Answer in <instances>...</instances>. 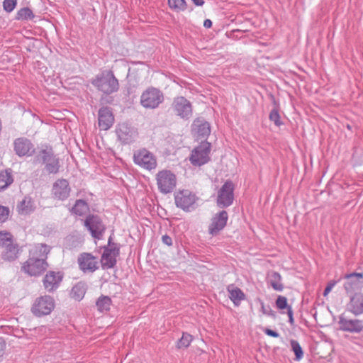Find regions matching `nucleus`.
Wrapping results in <instances>:
<instances>
[{"label":"nucleus","mask_w":363,"mask_h":363,"mask_svg":"<svg viewBox=\"0 0 363 363\" xmlns=\"http://www.w3.org/2000/svg\"><path fill=\"white\" fill-rule=\"evenodd\" d=\"M50 247L45 244L36 245L30 252V257L22 266L23 270L30 276H39L48 267L46 259Z\"/></svg>","instance_id":"f257e3e1"},{"label":"nucleus","mask_w":363,"mask_h":363,"mask_svg":"<svg viewBox=\"0 0 363 363\" xmlns=\"http://www.w3.org/2000/svg\"><path fill=\"white\" fill-rule=\"evenodd\" d=\"M91 84L98 91L106 95L117 91L119 87L118 81L111 70H105L97 74Z\"/></svg>","instance_id":"f03ea898"},{"label":"nucleus","mask_w":363,"mask_h":363,"mask_svg":"<svg viewBox=\"0 0 363 363\" xmlns=\"http://www.w3.org/2000/svg\"><path fill=\"white\" fill-rule=\"evenodd\" d=\"M155 179L158 190L164 194L171 193L177 185V177L170 170L159 171L155 175Z\"/></svg>","instance_id":"7ed1b4c3"},{"label":"nucleus","mask_w":363,"mask_h":363,"mask_svg":"<svg viewBox=\"0 0 363 363\" xmlns=\"http://www.w3.org/2000/svg\"><path fill=\"white\" fill-rule=\"evenodd\" d=\"M210 151L211 144L206 141L202 142L191 151L189 157L191 163L194 166H201L207 163L210 160Z\"/></svg>","instance_id":"20e7f679"},{"label":"nucleus","mask_w":363,"mask_h":363,"mask_svg":"<svg viewBox=\"0 0 363 363\" xmlns=\"http://www.w3.org/2000/svg\"><path fill=\"white\" fill-rule=\"evenodd\" d=\"M164 99L162 93L156 88H148L140 96V104L146 108H157Z\"/></svg>","instance_id":"39448f33"},{"label":"nucleus","mask_w":363,"mask_h":363,"mask_svg":"<svg viewBox=\"0 0 363 363\" xmlns=\"http://www.w3.org/2000/svg\"><path fill=\"white\" fill-rule=\"evenodd\" d=\"M134 162L140 167L152 170L157 167V160L154 155L146 149H140L134 152Z\"/></svg>","instance_id":"423d86ee"},{"label":"nucleus","mask_w":363,"mask_h":363,"mask_svg":"<svg viewBox=\"0 0 363 363\" xmlns=\"http://www.w3.org/2000/svg\"><path fill=\"white\" fill-rule=\"evenodd\" d=\"M55 308L54 299L50 296H43L38 298L33 306L32 312L35 315H49Z\"/></svg>","instance_id":"0eeeda50"},{"label":"nucleus","mask_w":363,"mask_h":363,"mask_svg":"<svg viewBox=\"0 0 363 363\" xmlns=\"http://www.w3.org/2000/svg\"><path fill=\"white\" fill-rule=\"evenodd\" d=\"M233 191V184L226 182L218 191L217 205L222 208L231 205L234 199Z\"/></svg>","instance_id":"6e6552de"},{"label":"nucleus","mask_w":363,"mask_h":363,"mask_svg":"<svg viewBox=\"0 0 363 363\" xmlns=\"http://www.w3.org/2000/svg\"><path fill=\"white\" fill-rule=\"evenodd\" d=\"M228 219V215L225 211H222L215 214L211 219L208 225V233L211 236L217 235L225 227Z\"/></svg>","instance_id":"1a4fd4ad"},{"label":"nucleus","mask_w":363,"mask_h":363,"mask_svg":"<svg viewBox=\"0 0 363 363\" xmlns=\"http://www.w3.org/2000/svg\"><path fill=\"white\" fill-rule=\"evenodd\" d=\"M175 203L177 207L188 211L196 202V196L189 190H179L174 194Z\"/></svg>","instance_id":"9d476101"},{"label":"nucleus","mask_w":363,"mask_h":363,"mask_svg":"<svg viewBox=\"0 0 363 363\" xmlns=\"http://www.w3.org/2000/svg\"><path fill=\"white\" fill-rule=\"evenodd\" d=\"M77 262L79 269L84 272H94L99 268L97 257L91 253L84 252L80 254Z\"/></svg>","instance_id":"9b49d317"},{"label":"nucleus","mask_w":363,"mask_h":363,"mask_svg":"<svg viewBox=\"0 0 363 363\" xmlns=\"http://www.w3.org/2000/svg\"><path fill=\"white\" fill-rule=\"evenodd\" d=\"M63 279V274L60 272L49 271L43 279L45 289L49 292L55 291Z\"/></svg>","instance_id":"f8f14e48"},{"label":"nucleus","mask_w":363,"mask_h":363,"mask_svg":"<svg viewBox=\"0 0 363 363\" xmlns=\"http://www.w3.org/2000/svg\"><path fill=\"white\" fill-rule=\"evenodd\" d=\"M344 288L347 294H352L363 285V274L353 272L345 276Z\"/></svg>","instance_id":"ddd939ff"},{"label":"nucleus","mask_w":363,"mask_h":363,"mask_svg":"<svg viewBox=\"0 0 363 363\" xmlns=\"http://www.w3.org/2000/svg\"><path fill=\"white\" fill-rule=\"evenodd\" d=\"M119 255V249L115 246L106 247L101 258L103 269L113 268L116 264V258Z\"/></svg>","instance_id":"4468645a"},{"label":"nucleus","mask_w":363,"mask_h":363,"mask_svg":"<svg viewBox=\"0 0 363 363\" xmlns=\"http://www.w3.org/2000/svg\"><path fill=\"white\" fill-rule=\"evenodd\" d=\"M38 159L46 164V169L50 173H56L59 168V162L53 156L51 149L42 150L38 155Z\"/></svg>","instance_id":"2eb2a0df"},{"label":"nucleus","mask_w":363,"mask_h":363,"mask_svg":"<svg viewBox=\"0 0 363 363\" xmlns=\"http://www.w3.org/2000/svg\"><path fill=\"white\" fill-rule=\"evenodd\" d=\"M84 224L90 230L92 236L97 239L101 238L105 230L104 225L98 216H91L87 217Z\"/></svg>","instance_id":"dca6fc26"},{"label":"nucleus","mask_w":363,"mask_h":363,"mask_svg":"<svg viewBox=\"0 0 363 363\" xmlns=\"http://www.w3.org/2000/svg\"><path fill=\"white\" fill-rule=\"evenodd\" d=\"M114 121V116L110 108L105 107L99 111L98 125L100 130H108L113 125Z\"/></svg>","instance_id":"f3484780"},{"label":"nucleus","mask_w":363,"mask_h":363,"mask_svg":"<svg viewBox=\"0 0 363 363\" xmlns=\"http://www.w3.org/2000/svg\"><path fill=\"white\" fill-rule=\"evenodd\" d=\"M339 329L350 333H360L363 329L362 322L359 319H340Z\"/></svg>","instance_id":"a211bd4d"},{"label":"nucleus","mask_w":363,"mask_h":363,"mask_svg":"<svg viewBox=\"0 0 363 363\" xmlns=\"http://www.w3.org/2000/svg\"><path fill=\"white\" fill-rule=\"evenodd\" d=\"M174 108L177 115L182 118L189 117L191 114L190 103L184 97H177L174 101Z\"/></svg>","instance_id":"6ab92c4d"},{"label":"nucleus","mask_w":363,"mask_h":363,"mask_svg":"<svg viewBox=\"0 0 363 363\" xmlns=\"http://www.w3.org/2000/svg\"><path fill=\"white\" fill-rule=\"evenodd\" d=\"M69 191L68 182L65 179H60L55 183L52 194L55 198L59 200H64L68 197Z\"/></svg>","instance_id":"aec40b11"},{"label":"nucleus","mask_w":363,"mask_h":363,"mask_svg":"<svg viewBox=\"0 0 363 363\" xmlns=\"http://www.w3.org/2000/svg\"><path fill=\"white\" fill-rule=\"evenodd\" d=\"M14 150L19 156L30 155L33 151V145L25 138H18L15 140Z\"/></svg>","instance_id":"412c9836"},{"label":"nucleus","mask_w":363,"mask_h":363,"mask_svg":"<svg viewBox=\"0 0 363 363\" xmlns=\"http://www.w3.org/2000/svg\"><path fill=\"white\" fill-rule=\"evenodd\" d=\"M350 308L351 312L355 315L363 313V294H355L351 296Z\"/></svg>","instance_id":"4be33fe9"},{"label":"nucleus","mask_w":363,"mask_h":363,"mask_svg":"<svg viewBox=\"0 0 363 363\" xmlns=\"http://www.w3.org/2000/svg\"><path fill=\"white\" fill-rule=\"evenodd\" d=\"M227 291L229 294L228 296L230 299L236 306H238L241 303V301H244L245 298V295L244 292L240 288L233 284L229 285L227 287Z\"/></svg>","instance_id":"5701e85b"},{"label":"nucleus","mask_w":363,"mask_h":363,"mask_svg":"<svg viewBox=\"0 0 363 363\" xmlns=\"http://www.w3.org/2000/svg\"><path fill=\"white\" fill-rule=\"evenodd\" d=\"M116 133L119 139L124 143H128L131 140V130L130 127L125 123L118 125Z\"/></svg>","instance_id":"b1692460"},{"label":"nucleus","mask_w":363,"mask_h":363,"mask_svg":"<svg viewBox=\"0 0 363 363\" xmlns=\"http://www.w3.org/2000/svg\"><path fill=\"white\" fill-rule=\"evenodd\" d=\"M19 253V249L16 245L13 242L11 245L5 247V250L3 253V258L6 261H11L18 257Z\"/></svg>","instance_id":"393cba45"},{"label":"nucleus","mask_w":363,"mask_h":363,"mask_svg":"<svg viewBox=\"0 0 363 363\" xmlns=\"http://www.w3.org/2000/svg\"><path fill=\"white\" fill-rule=\"evenodd\" d=\"M268 277L269 283L274 290L281 291L284 289V286L281 282V277L278 272H272L269 274Z\"/></svg>","instance_id":"a878e982"},{"label":"nucleus","mask_w":363,"mask_h":363,"mask_svg":"<svg viewBox=\"0 0 363 363\" xmlns=\"http://www.w3.org/2000/svg\"><path fill=\"white\" fill-rule=\"evenodd\" d=\"M169 9L175 12H184L188 8L186 0H167Z\"/></svg>","instance_id":"bb28decb"},{"label":"nucleus","mask_w":363,"mask_h":363,"mask_svg":"<svg viewBox=\"0 0 363 363\" xmlns=\"http://www.w3.org/2000/svg\"><path fill=\"white\" fill-rule=\"evenodd\" d=\"M34 209L33 203L30 198L26 197L18 206V211L23 214H27Z\"/></svg>","instance_id":"cd10ccee"},{"label":"nucleus","mask_w":363,"mask_h":363,"mask_svg":"<svg viewBox=\"0 0 363 363\" xmlns=\"http://www.w3.org/2000/svg\"><path fill=\"white\" fill-rule=\"evenodd\" d=\"M193 341V337L186 333H183L180 339L176 342V347L178 350H184L189 347Z\"/></svg>","instance_id":"c85d7f7f"},{"label":"nucleus","mask_w":363,"mask_h":363,"mask_svg":"<svg viewBox=\"0 0 363 363\" xmlns=\"http://www.w3.org/2000/svg\"><path fill=\"white\" fill-rule=\"evenodd\" d=\"M111 304V300L108 296H101L96 301V307L102 313L109 311Z\"/></svg>","instance_id":"c756f323"},{"label":"nucleus","mask_w":363,"mask_h":363,"mask_svg":"<svg viewBox=\"0 0 363 363\" xmlns=\"http://www.w3.org/2000/svg\"><path fill=\"white\" fill-rule=\"evenodd\" d=\"M34 17L35 15L32 10L28 7H24L18 11L16 18L21 21H30Z\"/></svg>","instance_id":"7c9ffc66"},{"label":"nucleus","mask_w":363,"mask_h":363,"mask_svg":"<svg viewBox=\"0 0 363 363\" xmlns=\"http://www.w3.org/2000/svg\"><path fill=\"white\" fill-rule=\"evenodd\" d=\"M89 211V207L87 203L82 201L78 200L76 201L75 205L72 208V212L79 216H82L86 213Z\"/></svg>","instance_id":"2f4dec72"},{"label":"nucleus","mask_w":363,"mask_h":363,"mask_svg":"<svg viewBox=\"0 0 363 363\" xmlns=\"http://www.w3.org/2000/svg\"><path fill=\"white\" fill-rule=\"evenodd\" d=\"M13 182V178L11 173L8 171H3L0 172V189L6 188Z\"/></svg>","instance_id":"473e14b6"},{"label":"nucleus","mask_w":363,"mask_h":363,"mask_svg":"<svg viewBox=\"0 0 363 363\" xmlns=\"http://www.w3.org/2000/svg\"><path fill=\"white\" fill-rule=\"evenodd\" d=\"M13 242V235L11 233L6 230L0 231V247H6Z\"/></svg>","instance_id":"72a5a7b5"},{"label":"nucleus","mask_w":363,"mask_h":363,"mask_svg":"<svg viewBox=\"0 0 363 363\" xmlns=\"http://www.w3.org/2000/svg\"><path fill=\"white\" fill-rule=\"evenodd\" d=\"M291 347L292 351L294 352L296 361H300L303 357V351L300 344L296 340H291Z\"/></svg>","instance_id":"f704fd0d"},{"label":"nucleus","mask_w":363,"mask_h":363,"mask_svg":"<svg viewBox=\"0 0 363 363\" xmlns=\"http://www.w3.org/2000/svg\"><path fill=\"white\" fill-rule=\"evenodd\" d=\"M276 304L279 309L287 308L289 318H292L293 312L291 308L287 304V299L286 297L279 296L277 299Z\"/></svg>","instance_id":"c9c22d12"},{"label":"nucleus","mask_w":363,"mask_h":363,"mask_svg":"<svg viewBox=\"0 0 363 363\" xmlns=\"http://www.w3.org/2000/svg\"><path fill=\"white\" fill-rule=\"evenodd\" d=\"M16 5L17 0H4L3 1V8L8 13L13 11Z\"/></svg>","instance_id":"e433bc0d"},{"label":"nucleus","mask_w":363,"mask_h":363,"mask_svg":"<svg viewBox=\"0 0 363 363\" xmlns=\"http://www.w3.org/2000/svg\"><path fill=\"white\" fill-rule=\"evenodd\" d=\"M210 125L208 123H202L198 129L199 134L203 137L208 135L210 134Z\"/></svg>","instance_id":"4c0bfd02"},{"label":"nucleus","mask_w":363,"mask_h":363,"mask_svg":"<svg viewBox=\"0 0 363 363\" xmlns=\"http://www.w3.org/2000/svg\"><path fill=\"white\" fill-rule=\"evenodd\" d=\"M269 118L274 123V124L277 126H280L281 125V122L280 120V115L277 110H272L269 114Z\"/></svg>","instance_id":"58836bf2"},{"label":"nucleus","mask_w":363,"mask_h":363,"mask_svg":"<svg viewBox=\"0 0 363 363\" xmlns=\"http://www.w3.org/2000/svg\"><path fill=\"white\" fill-rule=\"evenodd\" d=\"M73 297L77 300L81 299L84 294V290L79 286H74L72 290Z\"/></svg>","instance_id":"ea45409f"},{"label":"nucleus","mask_w":363,"mask_h":363,"mask_svg":"<svg viewBox=\"0 0 363 363\" xmlns=\"http://www.w3.org/2000/svg\"><path fill=\"white\" fill-rule=\"evenodd\" d=\"M9 215V209L7 207L0 206V223L5 222Z\"/></svg>","instance_id":"a19ab883"},{"label":"nucleus","mask_w":363,"mask_h":363,"mask_svg":"<svg viewBox=\"0 0 363 363\" xmlns=\"http://www.w3.org/2000/svg\"><path fill=\"white\" fill-rule=\"evenodd\" d=\"M337 284V281L335 280H331L327 285V286L325 287V290H324V292H323V296H326L330 291L331 290L333 289V287L336 285Z\"/></svg>","instance_id":"79ce46f5"},{"label":"nucleus","mask_w":363,"mask_h":363,"mask_svg":"<svg viewBox=\"0 0 363 363\" xmlns=\"http://www.w3.org/2000/svg\"><path fill=\"white\" fill-rule=\"evenodd\" d=\"M6 350V344L3 339L0 338V360L2 359V357L5 354Z\"/></svg>","instance_id":"37998d69"},{"label":"nucleus","mask_w":363,"mask_h":363,"mask_svg":"<svg viewBox=\"0 0 363 363\" xmlns=\"http://www.w3.org/2000/svg\"><path fill=\"white\" fill-rule=\"evenodd\" d=\"M264 332L266 335H269V336H271V337H279V334L272 330H270L269 328H264Z\"/></svg>","instance_id":"c03bdc74"},{"label":"nucleus","mask_w":363,"mask_h":363,"mask_svg":"<svg viewBox=\"0 0 363 363\" xmlns=\"http://www.w3.org/2000/svg\"><path fill=\"white\" fill-rule=\"evenodd\" d=\"M162 239V242L164 244H166L167 245H168V246L172 245V238L169 236H168V235H163Z\"/></svg>","instance_id":"a18cd8bd"},{"label":"nucleus","mask_w":363,"mask_h":363,"mask_svg":"<svg viewBox=\"0 0 363 363\" xmlns=\"http://www.w3.org/2000/svg\"><path fill=\"white\" fill-rule=\"evenodd\" d=\"M203 26L206 28H210L212 26V21L210 19H206L203 22Z\"/></svg>","instance_id":"49530a36"},{"label":"nucleus","mask_w":363,"mask_h":363,"mask_svg":"<svg viewBox=\"0 0 363 363\" xmlns=\"http://www.w3.org/2000/svg\"><path fill=\"white\" fill-rule=\"evenodd\" d=\"M194 4L196 6H203V4H204V1L203 0H191Z\"/></svg>","instance_id":"de8ad7c7"},{"label":"nucleus","mask_w":363,"mask_h":363,"mask_svg":"<svg viewBox=\"0 0 363 363\" xmlns=\"http://www.w3.org/2000/svg\"><path fill=\"white\" fill-rule=\"evenodd\" d=\"M289 320H290V323H291V324H293V323H294V319H293V318H291V319H289Z\"/></svg>","instance_id":"09e8293b"}]
</instances>
